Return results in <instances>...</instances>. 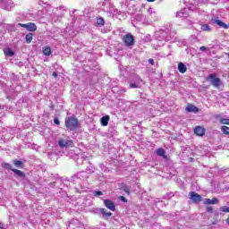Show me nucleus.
Masks as SVG:
<instances>
[{
  "instance_id": "39448f33",
  "label": "nucleus",
  "mask_w": 229,
  "mask_h": 229,
  "mask_svg": "<svg viewBox=\"0 0 229 229\" xmlns=\"http://www.w3.org/2000/svg\"><path fill=\"white\" fill-rule=\"evenodd\" d=\"M0 6L4 10H7L8 12H10V10H12V8H13V1H12V0H0Z\"/></svg>"
},
{
  "instance_id": "79ce46f5",
  "label": "nucleus",
  "mask_w": 229,
  "mask_h": 229,
  "mask_svg": "<svg viewBox=\"0 0 229 229\" xmlns=\"http://www.w3.org/2000/svg\"><path fill=\"white\" fill-rule=\"evenodd\" d=\"M52 76H54V78H57V77H58V73H56V72H54L52 73Z\"/></svg>"
},
{
  "instance_id": "7ed1b4c3",
  "label": "nucleus",
  "mask_w": 229,
  "mask_h": 229,
  "mask_svg": "<svg viewBox=\"0 0 229 229\" xmlns=\"http://www.w3.org/2000/svg\"><path fill=\"white\" fill-rule=\"evenodd\" d=\"M78 124L79 121L74 117H69L65 119V126L66 128H68V130H71V131H74V130H77Z\"/></svg>"
},
{
  "instance_id": "f03ea898",
  "label": "nucleus",
  "mask_w": 229,
  "mask_h": 229,
  "mask_svg": "<svg viewBox=\"0 0 229 229\" xmlns=\"http://www.w3.org/2000/svg\"><path fill=\"white\" fill-rule=\"evenodd\" d=\"M176 35L175 31H173L169 29H165V30H160L159 40H165V42H169V40H173L174 36Z\"/></svg>"
},
{
  "instance_id": "20e7f679",
  "label": "nucleus",
  "mask_w": 229,
  "mask_h": 229,
  "mask_svg": "<svg viewBox=\"0 0 229 229\" xmlns=\"http://www.w3.org/2000/svg\"><path fill=\"white\" fill-rule=\"evenodd\" d=\"M123 41L127 47L133 46V44H135V38L131 33H127L123 36Z\"/></svg>"
},
{
  "instance_id": "ea45409f",
  "label": "nucleus",
  "mask_w": 229,
  "mask_h": 229,
  "mask_svg": "<svg viewBox=\"0 0 229 229\" xmlns=\"http://www.w3.org/2000/svg\"><path fill=\"white\" fill-rule=\"evenodd\" d=\"M207 212L212 213V212H214V208L212 207H208Z\"/></svg>"
},
{
  "instance_id": "9b49d317",
  "label": "nucleus",
  "mask_w": 229,
  "mask_h": 229,
  "mask_svg": "<svg viewBox=\"0 0 229 229\" xmlns=\"http://www.w3.org/2000/svg\"><path fill=\"white\" fill-rule=\"evenodd\" d=\"M212 23L216 24L220 28H224V30H228L229 28L228 24L225 23L224 21L218 19L212 20Z\"/></svg>"
},
{
  "instance_id": "473e14b6",
  "label": "nucleus",
  "mask_w": 229,
  "mask_h": 229,
  "mask_svg": "<svg viewBox=\"0 0 229 229\" xmlns=\"http://www.w3.org/2000/svg\"><path fill=\"white\" fill-rule=\"evenodd\" d=\"M221 124H227L229 126V119L228 118H221L220 119Z\"/></svg>"
},
{
  "instance_id": "49530a36",
  "label": "nucleus",
  "mask_w": 229,
  "mask_h": 229,
  "mask_svg": "<svg viewBox=\"0 0 229 229\" xmlns=\"http://www.w3.org/2000/svg\"><path fill=\"white\" fill-rule=\"evenodd\" d=\"M227 56H228V58H229V53L227 54Z\"/></svg>"
},
{
  "instance_id": "a19ab883",
  "label": "nucleus",
  "mask_w": 229,
  "mask_h": 229,
  "mask_svg": "<svg viewBox=\"0 0 229 229\" xmlns=\"http://www.w3.org/2000/svg\"><path fill=\"white\" fill-rule=\"evenodd\" d=\"M200 51L205 52L207 51V47H200Z\"/></svg>"
},
{
  "instance_id": "c85d7f7f",
  "label": "nucleus",
  "mask_w": 229,
  "mask_h": 229,
  "mask_svg": "<svg viewBox=\"0 0 229 229\" xmlns=\"http://www.w3.org/2000/svg\"><path fill=\"white\" fill-rule=\"evenodd\" d=\"M2 167L7 169V171H12L13 169L12 168V165H10L9 163H3Z\"/></svg>"
},
{
  "instance_id": "0eeeda50",
  "label": "nucleus",
  "mask_w": 229,
  "mask_h": 229,
  "mask_svg": "<svg viewBox=\"0 0 229 229\" xmlns=\"http://www.w3.org/2000/svg\"><path fill=\"white\" fill-rule=\"evenodd\" d=\"M58 145L59 148H72V146H74V143L71 140L59 139Z\"/></svg>"
},
{
  "instance_id": "e433bc0d",
  "label": "nucleus",
  "mask_w": 229,
  "mask_h": 229,
  "mask_svg": "<svg viewBox=\"0 0 229 229\" xmlns=\"http://www.w3.org/2000/svg\"><path fill=\"white\" fill-rule=\"evenodd\" d=\"M121 201H123V203H128V199L124 198V196L120 197Z\"/></svg>"
},
{
  "instance_id": "412c9836",
  "label": "nucleus",
  "mask_w": 229,
  "mask_h": 229,
  "mask_svg": "<svg viewBox=\"0 0 229 229\" xmlns=\"http://www.w3.org/2000/svg\"><path fill=\"white\" fill-rule=\"evenodd\" d=\"M109 121H110V116L109 115L103 116L100 119L101 125L102 126H108Z\"/></svg>"
},
{
  "instance_id": "cd10ccee",
  "label": "nucleus",
  "mask_w": 229,
  "mask_h": 229,
  "mask_svg": "<svg viewBox=\"0 0 229 229\" xmlns=\"http://www.w3.org/2000/svg\"><path fill=\"white\" fill-rule=\"evenodd\" d=\"M97 24L98 26H105V19H103L102 17L98 18Z\"/></svg>"
},
{
  "instance_id": "2f4dec72",
  "label": "nucleus",
  "mask_w": 229,
  "mask_h": 229,
  "mask_svg": "<svg viewBox=\"0 0 229 229\" xmlns=\"http://www.w3.org/2000/svg\"><path fill=\"white\" fill-rule=\"evenodd\" d=\"M220 212L229 213V207L227 206L220 207Z\"/></svg>"
},
{
  "instance_id": "7c9ffc66",
  "label": "nucleus",
  "mask_w": 229,
  "mask_h": 229,
  "mask_svg": "<svg viewBox=\"0 0 229 229\" xmlns=\"http://www.w3.org/2000/svg\"><path fill=\"white\" fill-rule=\"evenodd\" d=\"M134 83L140 85V83H142V79H140V77L138 75L134 76Z\"/></svg>"
},
{
  "instance_id": "f704fd0d",
  "label": "nucleus",
  "mask_w": 229,
  "mask_h": 229,
  "mask_svg": "<svg viewBox=\"0 0 229 229\" xmlns=\"http://www.w3.org/2000/svg\"><path fill=\"white\" fill-rule=\"evenodd\" d=\"M122 191H123V192H126V194H130V187L123 185L122 187Z\"/></svg>"
},
{
  "instance_id": "aec40b11",
  "label": "nucleus",
  "mask_w": 229,
  "mask_h": 229,
  "mask_svg": "<svg viewBox=\"0 0 229 229\" xmlns=\"http://www.w3.org/2000/svg\"><path fill=\"white\" fill-rule=\"evenodd\" d=\"M4 55H5V56L12 57L15 55V52H13L12 48L7 47L4 49Z\"/></svg>"
},
{
  "instance_id": "6ab92c4d",
  "label": "nucleus",
  "mask_w": 229,
  "mask_h": 229,
  "mask_svg": "<svg viewBox=\"0 0 229 229\" xmlns=\"http://www.w3.org/2000/svg\"><path fill=\"white\" fill-rule=\"evenodd\" d=\"M99 214H101L102 216H103L105 219H106V218H108V217H111V216H112V212H107L106 209H105V208H100V209H99Z\"/></svg>"
},
{
  "instance_id": "9d476101",
  "label": "nucleus",
  "mask_w": 229,
  "mask_h": 229,
  "mask_svg": "<svg viewBox=\"0 0 229 229\" xmlns=\"http://www.w3.org/2000/svg\"><path fill=\"white\" fill-rule=\"evenodd\" d=\"M190 196L193 203H199L201 201V195L196 193L195 191H191Z\"/></svg>"
},
{
  "instance_id": "6e6552de",
  "label": "nucleus",
  "mask_w": 229,
  "mask_h": 229,
  "mask_svg": "<svg viewBox=\"0 0 229 229\" xmlns=\"http://www.w3.org/2000/svg\"><path fill=\"white\" fill-rule=\"evenodd\" d=\"M73 180L78 179L81 180V182H86V180H89V174L85 171H81L77 173L75 175L72 176Z\"/></svg>"
},
{
  "instance_id": "f3484780",
  "label": "nucleus",
  "mask_w": 229,
  "mask_h": 229,
  "mask_svg": "<svg viewBox=\"0 0 229 229\" xmlns=\"http://www.w3.org/2000/svg\"><path fill=\"white\" fill-rule=\"evenodd\" d=\"M12 171L14 173V176H17V178H26V174H24V172L18 169H13Z\"/></svg>"
},
{
  "instance_id": "4c0bfd02",
  "label": "nucleus",
  "mask_w": 229,
  "mask_h": 229,
  "mask_svg": "<svg viewBox=\"0 0 229 229\" xmlns=\"http://www.w3.org/2000/svg\"><path fill=\"white\" fill-rule=\"evenodd\" d=\"M54 123H55V124L59 125L60 124V120L57 117H55V118H54Z\"/></svg>"
},
{
  "instance_id": "f8f14e48",
  "label": "nucleus",
  "mask_w": 229,
  "mask_h": 229,
  "mask_svg": "<svg viewBox=\"0 0 229 229\" xmlns=\"http://www.w3.org/2000/svg\"><path fill=\"white\" fill-rule=\"evenodd\" d=\"M176 17H181V19H187L189 17L188 9H182L176 13Z\"/></svg>"
},
{
  "instance_id": "4be33fe9",
  "label": "nucleus",
  "mask_w": 229,
  "mask_h": 229,
  "mask_svg": "<svg viewBox=\"0 0 229 229\" xmlns=\"http://www.w3.org/2000/svg\"><path fill=\"white\" fill-rule=\"evenodd\" d=\"M13 164L15 165V167H19L20 169H24V163L21 160L14 159L13 161Z\"/></svg>"
},
{
  "instance_id": "dca6fc26",
  "label": "nucleus",
  "mask_w": 229,
  "mask_h": 229,
  "mask_svg": "<svg viewBox=\"0 0 229 229\" xmlns=\"http://www.w3.org/2000/svg\"><path fill=\"white\" fill-rule=\"evenodd\" d=\"M156 155H157V157H163V158H165V160H167V156L165 155V149L160 148H157L156 150Z\"/></svg>"
},
{
  "instance_id": "b1692460",
  "label": "nucleus",
  "mask_w": 229,
  "mask_h": 229,
  "mask_svg": "<svg viewBox=\"0 0 229 229\" xmlns=\"http://www.w3.org/2000/svg\"><path fill=\"white\" fill-rule=\"evenodd\" d=\"M51 47H46L43 49V54L45 55V56H51Z\"/></svg>"
},
{
  "instance_id": "72a5a7b5",
  "label": "nucleus",
  "mask_w": 229,
  "mask_h": 229,
  "mask_svg": "<svg viewBox=\"0 0 229 229\" xmlns=\"http://www.w3.org/2000/svg\"><path fill=\"white\" fill-rule=\"evenodd\" d=\"M129 87L130 89H139V84L136 82H131Z\"/></svg>"
},
{
  "instance_id": "c756f323",
  "label": "nucleus",
  "mask_w": 229,
  "mask_h": 229,
  "mask_svg": "<svg viewBox=\"0 0 229 229\" xmlns=\"http://www.w3.org/2000/svg\"><path fill=\"white\" fill-rule=\"evenodd\" d=\"M174 196V192H168L166 193L163 199H171V198H173Z\"/></svg>"
},
{
  "instance_id": "de8ad7c7",
  "label": "nucleus",
  "mask_w": 229,
  "mask_h": 229,
  "mask_svg": "<svg viewBox=\"0 0 229 229\" xmlns=\"http://www.w3.org/2000/svg\"><path fill=\"white\" fill-rule=\"evenodd\" d=\"M0 109H1V105H0Z\"/></svg>"
},
{
  "instance_id": "4468645a",
  "label": "nucleus",
  "mask_w": 229,
  "mask_h": 229,
  "mask_svg": "<svg viewBox=\"0 0 229 229\" xmlns=\"http://www.w3.org/2000/svg\"><path fill=\"white\" fill-rule=\"evenodd\" d=\"M185 110L188 113H193V114H198V112H199V109L196 106H194V105H189L185 108Z\"/></svg>"
},
{
  "instance_id": "f257e3e1",
  "label": "nucleus",
  "mask_w": 229,
  "mask_h": 229,
  "mask_svg": "<svg viewBox=\"0 0 229 229\" xmlns=\"http://www.w3.org/2000/svg\"><path fill=\"white\" fill-rule=\"evenodd\" d=\"M206 81L210 83L216 89H219L221 85H223V81L217 77L216 73H211L208 77H206Z\"/></svg>"
},
{
  "instance_id": "c9c22d12",
  "label": "nucleus",
  "mask_w": 229,
  "mask_h": 229,
  "mask_svg": "<svg viewBox=\"0 0 229 229\" xmlns=\"http://www.w3.org/2000/svg\"><path fill=\"white\" fill-rule=\"evenodd\" d=\"M94 196L95 197L103 196V191H94Z\"/></svg>"
},
{
  "instance_id": "ddd939ff",
  "label": "nucleus",
  "mask_w": 229,
  "mask_h": 229,
  "mask_svg": "<svg viewBox=\"0 0 229 229\" xmlns=\"http://www.w3.org/2000/svg\"><path fill=\"white\" fill-rule=\"evenodd\" d=\"M195 135H198L199 137H203L205 135V128L201 126H197L194 129Z\"/></svg>"
},
{
  "instance_id": "393cba45",
  "label": "nucleus",
  "mask_w": 229,
  "mask_h": 229,
  "mask_svg": "<svg viewBox=\"0 0 229 229\" xmlns=\"http://www.w3.org/2000/svg\"><path fill=\"white\" fill-rule=\"evenodd\" d=\"M86 173L88 174H92V173H94V166H92L91 164H89V165L86 167Z\"/></svg>"
},
{
  "instance_id": "1a4fd4ad",
  "label": "nucleus",
  "mask_w": 229,
  "mask_h": 229,
  "mask_svg": "<svg viewBox=\"0 0 229 229\" xmlns=\"http://www.w3.org/2000/svg\"><path fill=\"white\" fill-rule=\"evenodd\" d=\"M104 205L112 212H115V204L110 199H104Z\"/></svg>"
},
{
  "instance_id": "bb28decb",
  "label": "nucleus",
  "mask_w": 229,
  "mask_h": 229,
  "mask_svg": "<svg viewBox=\"0 0 229 229\" xmlns=\"http://www.w3.org/2000/svg\"><path fill=\"white\" fill-rule=\"evenodd\" d=\"M221 131H223L225 135H229V127L226 125H223L221 127Z\"/></svg>"
},
{
  "instance_id": "5701e85b",
  "label": "nucleus",
  "mask_w": 229,
  "mask_h": 229,
  "mask_svg": "<svg viewBox=\"0 0 229 229\" xmlns=\"http://www.w3.org/2000/svg\"><path fill=\"white\" fill-rule=\"evenodd\" d=\"M25 40L27 42V44H31L32 40H33V33H29L25 36Z\"/></svg>"
},
{
  "instance_id": "a18cd8bd",
  "label": "nucleus",
  "mask_w": 229,
  "mask_h": 229,
  "mask_svg": "<svg viewBox=\"0 0 229 229\" xmlns=\"http://www.w3.org/2000/svg\"><path fill=\"white\" fill-rule=\"evenodd\" d=\"M81 162H83V157H81Z\"/></svg>"
},
{
  "instance_id": "a878e982",
  "label": "nucleus",
  "mask_w": 229,
  "mask_h": 229,
  "mask_svg": "<svg viewBox=\"0 0 229 229\" xmlns=\"http://www.w3.org/2000/svg\"><path fill=\"white\" fill-rule=\"evenodd\" d=\"M202 31H212V29L210 28V25L208 24H203L201 25Z\"/></svg>"
},
{
  "instance_id": "37998d69",
  "label": "nucleus",
  "mask_w": 229,
  "mask_h": 229,
  "mask_svg": "<svg viewBox=\"0 0 229 229\" xmlns=\"http://www.w3.org/2000/svg\"><path fill=\"white\" fill-rule=\"evenodd\" d=\"M120 92H126V89H123L120 90Z\"/></svg>"
},
{
  "instance_id": "c03bdc74",
  "label": "nucleus",
  "mask_w": 229,
  "mask_h": 229,
  "mask_svg": "<svg viewBox=\"0 0 229 229\" xmlns=\"http://www.w3.org/2000/svg\"><path fill=\"white\" fill-rule=\"evenodd\" d=\"M148 3H153L155 0H147Z\"/></svg>"
},
{
  "instance_id": "2eb2a0df",
  "label": "nucleus",
  "mask_w": 229,
  "mask_h": 229,
  "mask_svg": "<svg viewBox=\"0 0 229 229\" xmlns=\"http://www.w3.org/2000/svg\"><path fill=\"white\" fill-rule=\"evenodd\" d=\"M205 205H217L219 203V199L217 198H213V199H204Z\"/></svg>"
},
{
  "instance_id": "423d86ee",
  "label": "nucleus",
  "mask_w": 229,
  "mask_h": 229,
  "mask_svg": "<svg viewBox=\"0 0 229 229\" xmlns=\"http://www.w3.org/2000/svg\"><path fill=\"white\" fill-rule=\"evenodd\" d=\"M20 28H25L28 31H37V25L33 22L29 23H18Z\"/></svg>"
},
{
  "instance_id": "a211bd4d",
  "label": "nucleus",
  "mask_w": 229,
  "mask_h": 229,
  "mask_svg": "<svg viewBox=\"0 0 229 229\" xmlns=\"http://www.w3.org/2000/svg\"><path fill=\"white\" fill-rule=\"evenodd\" d=\"M177 69L181 74H185V72H187V66L183 63H179Z\"/></svg>"
},
{
  "instance_id": "58836bf2",
  "label": "nucleus",
  "mask_w": 229,
  "mask_h": 229,
  "mask_svg": "<svg viewBox=\"0 0 229 229\" xmlns=\"http://www.w3.org/2000/svg\"><path fill=\"white\" fill-rule=\"evenodd\" d=\"M148 64H150V65H155V60L153 58L148 59Z\"/></svg>"
}]
</instances>
